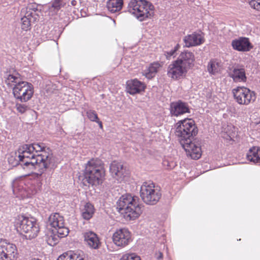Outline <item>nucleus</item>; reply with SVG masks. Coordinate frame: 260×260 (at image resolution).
I'll return each mask as SVG.
<instances>
[{
    "instance_id": "dca6fc26",
    "label": "nucleus",
    "mask_w": 260,
    "mask_h": 260,
    "mask_svg": "<svg viewBox=\"0 0 260 260\" xmlns=\"http://www.w3.org/2000/svg\"><path fill=\"white\" fill-rule=\"evenodd\" d=\"M110 171L113 177L119 182H121L126 176L125 169L121 162L113 161L110 166Z\"/></svg>"
},
{
    "instance_id": "58836bf2",
    "label": "nucleus",
    "mask_w": 260,
    "mask_h": 260,
    "mask_svg": "<svg viewBox=\"0 0 260 260\" xmlns=\"http://www.w3.org/2000/svg\"><path fill=\"white\" fill-rule=\"evenodd\" d=\"M8 159L9 164H11L13 166H16L19 165H20L19 159H16L15 157L13 156L9 157Z\"/></svg>"
},
{
    "instance_id": "b1692460",
    "label": "nucleus",
    "mask_w": 260,
    "mask_h": 260,
    "mask_svg": "<svg viewBox=\"0 0 260 260\" xmlns=\"http://www.w3.org/2000/svg\"><path fill=\"white\" fill-rule=\"evenodd\" d=\"M122 5L123 0H108L107 3V8L112 13L120 11Z\"/></svg>"
},
{
    "instance_id": "6e6552de",
    "label": "nucleus",
    "mask_w": 260,
    "mask_h": 260,
    "mask_svg": "<svg viewBox=\"0 0 260 260\" xmlns=\"http://www.w3.org/2000/svg\"><path fill=\"white\" fill-rule=\"evenodd\" d=\"M161 194L159 190L155 188L152 182H145L140 189V197L143 202L150 205H155L160 199Z\"/></svg>"
},
{
    "instance_id": "c9c22d12",
    "label": "nucleus",
    "mask_w": 260,
    "mask_h": 260,
    "mask_svg": "<svg viewBox=\"0 0 260 260\" xmlns=\"http://www.w3.org/2000/svg\"><path fill=\"white\" fill-rule=\"evenodd\" d=\"M87 116L92 121L96 122L98 119V115L93 110H89L86 112Z\"/></svg>"
},
{
    "instance_id": "473e14b6",
    "label": "nucleus",
    "mask_w": 260,
    "mask_h": 260,
    "mask_svg": "<svg viewBox=\"0 0 260 260\" xmlns=\"http://www.w3.org/2000/svg\"><path fill=\"white\" fill-rule=\"evenodd\" d=\"M58 238L56 233L53 234L52 233L48 238L47 242L48 244L51 246L55 245L58 242Z\"/></svg>"
},
{
    "instance_id": "c756f323",
    "label": "nucleus",
    "mask_w": 260,
    "mask_h": 260,
    "mask_svg": "<svg viewBox=\"0 0 260 260\" xmlns=\"http://www.w3.org/2000/svg\"><path fill=\"white\" fill-rule=\"evenodd\" d=\"M207 70L210 74L215 75L219 71V63L215 60H211L207 66Z\"/></svg>"
},
{
    "instance_id": "412c9836",
    "label": "nucleus",
    "mask_w": 260,
    "mask_h": 260,
    "mask_svg": "<svg viewBox=\"0 0 260 260\" xmlns=\"http://www.w3.org/2000/svg\"><path fill=\"white\" fill-rule=\"evenodd\" d=\"M230 77H231L235 82L246 81L245 71L244 68H234L230 73Z\"/></svg>"
},
{
    "instance_id": "9d476101",
    "label": "nucleus",
    "mask_w": 260,
    "mask_h": 260,
    "mask_svg": "<svg viewBox=\"0 0 260 260\" xmlns=\"http://www.w3.org/2000/svg\"><path fill=\"white\" fill-rule=\"evenodd\" d=\"M17 254L15 245L0 239V260H16Z\"/></svg>"
},
{
    "instance_id": "1a4fd4ad",
    "label": "nucleus",
    "mask_w": 260,
    "mask_h": 260,
    "mask_svg": "<svg viewBox=\"0 0 260 260\" xmlns=\"http://www.w3.org/2000/svg\"><path fill=\"white\" fill-rule=\"evenodd\" d=\"M232 92L236 102L240 105H247L256 99L254 92L244 86L233 89Z\"/></svg>"
},
{
    "instance_id": "f257e3e1",
    "label": "nucleus",
    "mask_w": 260,
    "mask_h": 260,
    "mask_svg": "<svg viewBox=\"0 0 260 260\" xmlns=\"http://www.w3.org/2000/svg\"><path fill=\"white\" fill-rule=\"evenodd\" d=\"M175 135L188 155L193 159H199L201 156V149L199 144L192 142V139L198 132L194 121L191 119L180 120L176 123Z\"/></svg>"
},
{
    "instance_id": "37998d69",
    "label": "nucleus",
    "mask_w": 260,
    "mask_h": 260,
    "mask_svg": "<svg viewBox=\"0 0 260 260\" xmlns=\"http://www.w3.org/2000/svg\"><path fill=\"white\" fill-rule=\"evenodd\" d=\"M76 2L75 1V0H73L71 2V4L72 5H75V4H76Z\"/></svg>"
},
{
    "instance_id": "72a5a7b5",
    "label": "nucleus",
    "mask_w": 260,
    "mask_h": 260,
    "mask_svg": "<svg viewBox=\"0 0 260 260\" xmlns=\"http://www.w3.org/2000/svg\"><path fill=\"white\" fill-rule=\"evenodd\" d=\"M250 6L257 11H260V0H247Z\"/></svg>"
},
{
    "instance_id": "6ab92c4d",
    "label": "nucleus",
    "mask_w": 260,
    "mask_h": 260,
    "mask_svg": "<svg viewBox=\"0 0 260 260\" xmlns=\"http://www.w3.org/2000/svg\"><path fill=\"white\" fill-rule=\"evenodd\" d=\"M183 42L186 47H191L198 46L204 43V38L201 35L197 33H193L188 35L183 38Z\"/></svg>"
},
{
    "instance_id": "ddd939ff",
    "label": "nucleus",
    "mask_w": 260,
    "mask_h": 260,
    "mask_svg": "<svg viewBox=\"0 0 260 260\" xmlns=\"http://www.w3.org/2000/svg\"><path fill=\"white\" fill-rule=\"evenodd\" d=\"M170 112L172 115L178 116L185 113H190V109L187 103L179 100L171 104Z\"/></svg>"
},
{
    "instance_id": "2eb2a0df",
    "label": "nucleus",
    "mask_w": 260,
    "mask_h": 260,
    "mask_svg": "<svg viewBox=\"0 0 260 260\" xmlns=\"http://www.w3.org/2000/svg\"><path fill=\"white\" fill-rule=\"evenodd\" d=\"M231 45L234 50L241 52L249 51L253 48L249 39L245 37L233 40Z\"/></svg>"
},
{
    "instance_id": "423d86ee",
    "label": "nucleus",
    "mask_w": 260,
    "mask_h": 260,
    "mask_svg": "<svg viewBox=\"0 0 260 260\" xmlns=\"http://www.w3.org/2000/svg\"><path fill=\"white\" fill-rule=\"evenodd\" d=\"M153 10V5L145 0H131L127 7V11L140 21L150 18Z\"/></svg>"
},
{
    "instance_id": "bb28decb",
    "label": "nucleus",
    "mask_w": 260,
    "mask_h": 260,
    "mask_svg": "<svg viewBox=\"0 0 260 260\" xmlns=\"http://www.w3.org/2000/svg\"><path fill=\"white\" fill-rule=\"evenodd\" d=\"M56 260H85L83 255L76 253H72L71 252L69 253H64L60 255Z\"/></svg>"
},
{
    "instance_id": "e433bc0d",
    "label": "nucleus",
    "mask_w": 260,
    "mask_h": 260,
    "mask_svg": "<svg viewBox=\"0 0 260 260\" xmlns=\"http://www.w3.org/2000/svg\"><path fill=\"white\" fill-rule=\"evenodd\" d=\"M179 48L180 45L179 44H177L173 49L170 51L165 52V54L167 58L169 59L171 56H175L176 52L179 49Z\"/></svg>"
},
{
    "instance_id": "4c0bfd02",
    "label": "nucleus",
    "mask_w": 260,
    "mask_h": 260,
    "mask_svg": "<svg viewBox=\"0 0 260 260\" xmlns=\"http://www.w3.org/2000/svg\"><path fill=\"white\" fill-rule=\"evenodd\" d=\"M16 107L17 111L21 113H24L29 109V107L25 104H17Z\"/></svg>"
},
{
    "instance_id": "cd10ccee",
    "label": "nucleus",
    "mask_w": 260,
    "mask_h": 260,
    "mask_svg": "<svg viewBox=\"0 0 260 260\" xmlns=\"http://www.w3.org/2000/svg\"><path fill=\"white\" fill-rule=\"evenodd\" d=\"M93 213V206L91 204L87 203L84 206L82 214V217L84 219L88 220L92 216Z\"/></svg>"
},
{
    "instance_id": "393cba45",
    "label": "nucleus",
    "mask_w": 260,
    "mask_h": 260,
    "mask_svg": "<svg viewBox=\"0 0 260 260\" xmlns=\"http://www.w3.org/2000/svg\"><path fill=\"white\" fill-rule=\"evenodd\" d=\"M49 222L51 226L55 229L59 226H63L64 220L63 217L60 216L58 213H54L49 216Z\"/></svg>"
},
{
    "instance_id": "f704fd0d",
    "label": "nucleus",
    "mask_w": 260,
    "mask_h": 260,
    "mask_svg": "<svg viewBox=\"0 0 260 260\" xmlns=\"http://www.w3.org/2000/svg\"><path fill=\"white\" fill-rule=\"evenodd\" d=\"M120 260H140V258L135 253L125 254Z\"/></svg>"
},
{
    "instance_id": "f03ea898",
    "label": "nucleus",
    "mask_w": 260,
    "mask_h": 260,
    "mask_svg": "<svg viewBox=\"0 0 260 260\" xmlns=\"http://www.w3.org/2000/svg\"><path fill=\"white\" fill-rule=\"evenodd\" d=\"M30 148L29 145H23L18 149V155L17 156L16 153L15 155L19 159L20 165L23 169L29 171L38 169L37 176H41L47 169V162L43 161L44 159H47L48 154L45 152H44L45 154H36L30 150Z\"/></svg>"
},
{
    "instance_id": "7ed1b4c3",
    "label": "nucleus",
    "mask_w": 260,
    "mask_h": 260,
    "mask_svg": "<svg viewBox=\"0 0 260 260\" xmlns=\"http://www.w3.org/2000/svg\"><path fill=\"white\" fill-rule=\"evenodd\" d=\"M105 176L104 164L100 159H91L85 165L82 175L79 177L85 186L101 184Z\"/></svg>"
},
{
    "instance_id": "7c9ffc66",
    "label": "nucleus",
    "mask_w": 260,
    "mask_h": 260,
    "mask_svg": "<svg viewBox=\"0 0 260 260\" xmlns=\"http://www.w3.org/2000/svg\"><path fill=\"white\" fill-rule=\"evenodd\" d=\"M21 12L24 13L23 17L28 18V20H31V22H35L39 19V15L35 11L30 12L26 10H23Z\"/></svg>"
},
{
    "instance_id": "ea45409f",
    "label": "nucleus",
    "mask_w": 260,
    "mask_h": 260,
    "mask_svg": "<svg viewBox=\"0 0 260 260\" xmlns=\"http://www.w3.org/2000/svg\"><path fill=\"white\" fill-rule=\"evenodd\" d=\"M25 10L30 12L35 11L36 12L37 10H38L37 6L36 4H30L27 6Z\"/></svg>"
},
{
    "instance_id": "a878e982",
    "label": "nucleus",
    "mask_w": 260,
    "mask_h": 260,
    "mask_svg": "<svg viewBox=\"0 0 260 260\" xmlns=\"http://www.w3.org/2000/svg\"><path fill=\"white\" fill-rule=\"evenodd\" d=\"M63 6L62 0H53L52 3L48 6L49 14L51 15L56 14Z\"/></svg>"
},
{
    "instance_id": "aec40b11",
    "label": "nucleus",
    "mask_w": 260,
    "mask_h": 260,
    "mask_svg": "<svg viewBox=\"0 0 260 260\" xmlns=\"http://www.w3.org/2000/svg\"><path fill=\"white\" fill-rule=\"evenodd\" d=\"M145 88L144 84L136 79L127 82L126 89L131 94L140 93L144 91Z\"/></svg>"
},
{
    "instance_id": "2f4dec72",
    "label": "nucleus",
    "mask_w": 260,
    "mask_h": 260,
    "mask_svg": "<svg viewBox=\"0 0 260 260\" xmlns=\"http://www.w3.org/2000/svg\"><path fill=\"white\" fill-rule=\"evenodd\" d=\"M31 20H28V18L26 17H22L21 18V28L23 30L27 31L30 28Z\"/></svg>"
},
{
    "instance_id": "39448f33",
    "label": "nucleus",
    "mask_w": 260,
    "mask_h": 260,
    "mask_svg": "<svg viewBox=\"0 0 260 260\" xmlns=\"http://www.w3.org/2000/svg\"><path fill=\"white\" fill-rule=\"evenodd\" d=\"M137 197L126 194L122 196L117 202V208L124 218L128 220L138 218L142 212V206L139 204Z\"/></svg>"
},
{
    "instance_id": "9b49d317",
    "label": "nucleus",
    "mask_w": 260,
    "mask_h": 260,
    "mask_svg": "<svg viewBox=\"0 0 260 260\" xmlns=\"http://www.w3.org/2000/svg\"><path fill=\"white\" fill-rule=\"evenodd\" d=\"M113 243L120 247H124L132 241L131 233L125 228L117 230L113 235Z\"/></svg>"
},
{
    "instance_id": "c85d7f7f",
    "label": "nucleus",
    "mask_w": 260,
    "mask_h": 260,
    "mask_svg": "<svg viewBox=\"0 0 260 260\" xmlns=\"http://www.w3.org/2000/svg\"><path fill=\"white\" fill-rule=\"evenodd\" d=\"M53 234L56 233L57 235V237L59 238H62L66 237L69 233V229L64 226V223L63 226H59L52 230Z\"/></svg>"
},
{
    "instance_id": "5701e85b",
    "label": "nucleus",
    "mask_w": 260,
    "mask_h": 260,
    "mask_svg": "<svg viewBox=\"0 0 260 260\" xmlns=\"http://www.w3.org/2000/svg\"><path fill=\"white\" fill-rule=\"evenodd\" d=\"M160 64L158 62H153L143 71V75L147 78L151 79L153 78L158 71Z\"/></svg>"
},
{
    "instance_id": "f3484780",
    "label": "nucleus",
    "mask_w": 260,
    "mask_h": 260,
    "mask_svg": "<svg viewBox=\"0 0 260 260\" xmlns=\"http://www.w3.org/2000/svg\"><path fill=\"white\" fill-rule=\"evenodd\" d=\"M82 234L84 241L90 248L97 249L100 247L101 243L98 235L95 233L88 231L83 233Z\"/></svg>"
},
{
    "instance_id": "f8f14e48",
    "label": "nucleus",
    "mask_w": 260,
    "mask_h": 260,
    "mask_svg": "<svg viewBox=\"0 0 260 260\" xmlns=\"http://www.w3.org/2000/svg\"><path fill=\"white\" fill-rule=\"evenodd\" d=\"M187 71L177 60H175L169 66L167 74L172 79H178L185 75Z\"/></svg>"
},
{
    "instance_id": "a211bd4d",
    "label": "nucleus",
    "mask_w": 260,
    "mask_h": 260,
    "mask_svg": "<svg viewBox=\"0 0 260 260\" xmlns=\"http://www.w3.org/2000/svg\"><path fill=\"white\" fill-rule=\"evenodd\" d=\"M30 146V150H32L36 154H46L48 155L47 160V159H44V161L47 162V168L50 167V165L51 162L52 156L51 154L49 153L50 149L49 148H46L43 143H34L32 144H29Z\"/></svg>"
},
{
    "instance_id": "4be33fe9",
    "label": "nucleus",
    "mask_w": 260,
    "mask_h": 260,
    "mask_svg": "<svg viewBox=\"0 0 260 260\" xmlns=\"http://www.w3.org/2000/svg\"><path fill=\"white\" fill-rule=\"evenodd\" d=\"M247 159L254 163H260V147L253 146L250 148L246 154Z\"/></svg>"
},
{
    "instance_id": "79ce46f5",
    "label": "nucleus",
    "mask_w": 260,
    "mask_h": 260,
    "mask_svg": "<svg viewBox=\"0 0 260 260\" xmlns=\"http://www.w3.org/2000/svg\"><path fill=\"white\" fill-rule=\"evenodd\" d=\"M96 122L99 124L100 127L102 128V127H103L102 122L101 121H100L99 119Z\"/></svg>"
},
{
    "instance_id": "20e7f679",
    "label": "nucleus",
    "mask_w": 260,
    "mask_h": 260,
    "mask_svg": "<svg viewBox=\"0 0 260 260\" xmlns=\"http://www.w3.org/2000/svg\"><path fill=\"white\" fill-rule=\"evenodd\" d=\"M5 83L9 86L13 87L14 97L22 102L29 101L34 94L33 85L27 82L21 81L19 74H9Z\"/></svg>"
},
{
    "instance_id": "0eeeda50",
    "label": "nucleus",
    "mask_w": 260,
    "mask_h": 260,
    "mask_svg": "<svg viewBox=\"0 0 260 260\" xmlns=\"http://www.w3.org/2000/svg\"><path fill=\"white\" fill-rule=\"evenodd\" d=\"M16 229L20 234H26L25 237L29 239L35 238L39 232V226L34 219L23 216L19 217Z\"/></svg>"
},
{
    "instance_id": "4468645a",
    "label": "nucleus",
    "mask_w": 260,
    "mask_h": 260,
    "mask_svg": "<svg viewBox=\"0 0 260 260\" xmlns=\"http://www.w3.org/2000/svg\"><path fill=\"white\" fill-rule=\"evenodd\" d=\"M176 60L188 70L193 67L195 57L193 53L184 51L180 53Z\"/></svg>"
},
{
    "instance_id": "a19ab883",
    "label": "nucleus",
    "mask_w": 260,
    "mask_h": 260,
    "mask_svg": "<svg viewBox=\"0 0 260 260\" xmlns=\"http://www.w3.org/2000/svg\"><path fill=\"white\" fill-rule=\"evenodd\" d=\"M156 258L158 260L161 259L163 257V254L161 252H158L155 254Z\"/></svg>"
}]
</instances>
